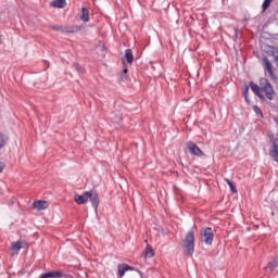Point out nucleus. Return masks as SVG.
<instances>
[{
    "label": "nucleus",
    "mask_w": 278,
    "mask_h": 278,
    "mask_svg": "<svg viewBox=\"0 0 278 278\" xmlns=\"http://www.w3.org/2000/svg\"><path fill=\"white\" fill-rule=\"evenodd\" d=\"M184 253L187 257L194 255V230H189L182 241Z\"/></svg>",
    "instance_id": "f257e3e1"
},
{
    "label": "nucleus",
    "mask_w": 278,
    "mask_h": 278,
    "mask_svg": "<svg viewBox=\"0 0 278 278\" xmlns=\"http://www.w3.org/2000/svg\"><path fill=\"white\" fill-rule=\"evenodd\" d=\"M200 241L212 247V243L214 242V230L210 227L202 228L200 231Z\"/></svg>",
    "instance_id": "f03ea898"
},
{
    "label": "nucleus",
    "mask_w": 278,
    "mask_h": 278,
    "mask_svg": "<svg viewBox=\"0 0 278 278\" xmlns=\"http://www.w3.org/2000/svg\"><path fill=\"white\" fill-rule=\"evenodd\" d=\"M261 90L265 92V96L273 101L275 97V91L273 90V86L266 78H261L260 80Z\"/></svg>",
    "instance_id": "7ed1b4c3"
},
{
    "label": "nucleus",
    "mask_w": 278,
    "mask_h": 278,
    "mask_svg": "<svg viewBox=\"0 0 278 278\" xmlns=\"http://www.w3.org/2000/svg\"><path fill=\"white\" fill-rule=\"evenodd\" d=\"M186 147L191 155H195L197 157L203 156V152L201 151V148H199V146H197V143H194L192 141H188L186 143Z\"/></svg>",
    "instance_id": "20e7f679"
},
{
    "label": "nucleus",
    "mask_w": 278,
    "mask_h": 278,
    "mask_svg": "<svg viewBox=\"0 0 278 278\" xmlns=\"http://www.w3.org/2000/svg\"><path fill=\"white\" fill-rule=\"evenodd\" d=\"M88 199L90 200L92 207L97 210V207H99V193H97V191H89Z\"/></svg>",
    "instance_id": "39448f33"
},
{
    "label": "nucleus",
    "mask_w": 278,
    "mask_h": 278,
    "mask_svg": "<svg viewBox=\"0 0 278 278\" xmlns=\"http://www.w3.org/2000/svg\"><path fill=\"white\" fill-rule=\"evenodd\" d=\"M88 194L89 191H85L81 195L76 194L74 201H76L78 205H84L85 203H88Z\"/></svg>",
    "instance_id": "423d86ee"
},
{
    "label": "nucleus",
    "mask_w": 278,
    "mask_h": 278,
    "mask_svg": "<svg viewBox=\"0 0 278 278\" xmlns=\"http://www.w3.org/2000/svg\"><path fill=\"white\" fill-rule=\"evenodd\" d=\"M250 88L258 97V99L264 100V94H262V88L253 81H250Z\"/></svg>",
    "instance_id": "0eeeda50"
},
{
    "label": "nucleus",
    "mask_w": 278,
    "mask_h": 278,
    "mask_svg": "<svg viewBox=\"0 0 278 278\" xmlns=\"http://www.w3.org/2000/svg\"><path fill=\"white\" fill-rule=\"evenodd\" d=\"M62 270H52L41 274L40 278H62Z\"/></svg>",
    "instance_id": "6e6552de"
},
{
    "label": "nucleus",
    "mask_w": 278,
    "mask_h": 278,
    "mask_svg": "<svg viewBox=\"0 0 278 278\" xmlns=\"http://www.w3.org/2000/svg\"><path fill=\"white\" fill-rule=\"evenodd\" d=\"M79 18L80 21H83V23H89L90 22V11L88 10V8H83L79 14Z\"/></svg>",
    "instance_id": "1a4fd4ad"
},
{
    "label": "nucleus",
    "mask_w": 278,
    "mask_h": 278,
    "mask_svg": "<svg viewBox=\"0 0 278 278\" xmlns=\"http://www.w3.org/2000/svg\"><path fill=\"white\" fill-rule=\"evenodd\" d=\"M35 210H47L49 207V203L45 200H39L33 203Z\"/></svg>",
    "instance_id": "9d476101"
},
{
    "label": "nucleus",
    "mask_w": 278,
    "mask_h": 278,
    "mask_svg": "<svg viewBox=\"0 0 278 278\" xmlns=\"http://www.w3.org/2000/svg\"><path fill=\"white\" fill-rule=\"evenodd\" d=\"M127 270H134V267L127 265V264H122L118 266V277H125V273H127Z\"/></svg>",
    "instance_id": "9b49d317"
},
{
    "label": "nucleus",
    "mask_w": 278,
    "mask_h": 278,
    "mask_svg": "<svg viewBox=\"0 0 278 278\" xmlns=\"http://www.w3.org/2000/svg\"><path fill=\"white\" fill-rule=\"evenodd\" d=\"M276 268H278V257H275L271 262H269L265 267V270H267V273H273Z\"/></svg>",
    "instance_id": "f8f14e48"
},
{
    "label": "nucleus",
    "mask_w": 278,
    "mask_h": 278,
    "mask_svg": "<svg viewBox=\"0 0 278 278\" xmlns=\"http://www.w3.org/2000/svg\"><path fill=\"white\" fill-rule=\"evenodd\" d=\"M264 68L266 72L269 73L270 77H275V74L273 73V65L270 64V61H268L267 58L263 59Z\"/></svg>",
    "instance_id": "ddd939ff"
},
{
    "label": "nucleus",
    "mask_w": 278,
    "mask_h": 278,
    "mask_svg": "<svg viewBox=\"0 0 278 278\" xmlns=\"http://www.w3.org/2000/svg\"><path fill=\"white\" fill-rule=\"evenodd\" d=\"M51 8H59V9H64L66 5V0H54L50 2Z\"/></svg>",
    "instance_id": "4468645a"
},
{
    "label": "nucleus",
    "mask_w": 278,
    "mask_h": 278,
    "mask_svg": "<svg viewBox=\"0 0 278 278\" xmlns=\"http://www.w3.org/2000/svg\"><path fill=\"white\" fill-rule=\"evenodd\" d=\"M125 58L128 64H134V51H131V49L125 51Z\"/></svg>",
    "instance_id": "2eb2a0df"
},
{
    "label": "nucleus",
    "mask_w": 278,
    "mask_h": 278,
    "mask_svg": "<svg viewBox=\"0 0 278 278\" xmlns=\"http://www.w3.org/2000/svg\"><path fill=\"white\" fill-rule=\"evenodd\" d=\"M23 249V241H17V242H13L12 243V251H15L16 253H18V251H21Z\"/></svg>",
    "instance_id": "dca6fc26"
},
{
    "label": "nucleus",
    "mask_w": 278,
    "mask_h": 278,
    "mask_svg": "<svg viewBox=\"0 0 278 278\" xmlns=\"http://www.w3.org/2000/svg\"><path fill=\"white\" fill-rule=\"evenodd\" d=\"M226 184H228L229 188H230V192H232V194H238V188H236V185H233L229 178L225 179Z\"/></svg>",
    "instance_id": "f3484780"
},
{
    "label": "nucleus",
    "mask_w": 278,
    "mask_h": 278,
    "mask_svg": "<svg viewBox=\"0 0 278 278\" xmlns=\"http://www.w3.org/2000/svg\"><path fill=\"white\" fill-rule=\"evenodd\" d=\"M8 144V136L0 132V150Z\"/></svg>",
    "instance_id": "a211bd4d"
},
{
    "label": "nucleus",
    "mask_w": 278,
    "mask_h": 278,
    "mask_svg": "<svg viewBox=\"0 0 278 278\" xmlns=\"http://www.w3.org/2000/svg\"><path fill=\"white\" fill-rule=\"evenodd\" d=\"M144 255L146 257H153L155 255V252H153V249L151 248V245H147L144 250Z\"/></svg>",
    "instance_id": "6ab92c4d"
},
{
    "label": "nucleus",
    "mask_w": 278,
    "mask_h": 278,
    "mask_svg": "<svg viewBox=\"0 0 278 278\" xmlns=\"http://www.w3.org/2000/svg\"><path fill=\"white\" fill-rule=\"evenodd\" d=\"M270 3H273V0H264L262 5V12H266V10L270 8Z\"/></svg>",
    "instance_id": "aec40b11"
},
{
    "label": "nucleus",
    "mask_w": 278,
    "mask_h": 278,
    "mask_svg": "<svg viewBox=\"0 0 278 278\" xmlns=\"http://www.w3.org/2000/svg\"><path fill=\"white\" fill-rule=\"evenodd\" d=\"M243 97H244V100H245L248 103H251V101L249 100V87H248V85H244V86H243Z\"/></svg>",
    "instance_id": "412c9836"
},
{
    "label": "nucleus",
    "mask_w": 278,
    "mask_h": 278,
    "mask_svg": "<svg viewBox=\"0 0 278 278\" xmlns=\"http://www.w3.org/2000/svg\"><path fill=\"white\" fill-rule=\"evenodd\" d=\"M253 111L255 112V114H256L257 116H261V118H264V113H262V109H260V106L254 105V106H253Z\"/></svg>",
    "instance_id": "4be33fe9"
},
{
    "label": "nucleus",
    "mask_w": 278,
    "mask_h": 278,
    "mask_svg": "<svg viewBox=\"0 0 278 278\" xmlns=\"http://www.w3.org/2000/svg\"><path fill=\"white\" fill-rule=\"evenodd\" d=\"M127 73H128L127 65L124 64V70L122 71V74H121L122 81H125V79H127Z\"/></svg>",
    "instance_id": "5701e85b"
},
{
    "label": "nucleus",
    "mask_w": 278,
    "mask_h": 278,
    "mask_svg": "<svg viewBox=\"0 0 278 278\" xmlns=\"http://www.w3.org/2000/svg\"><path fill=\"white\" fill-rule=\"evenodd\" d=\"M68 34H77V31H81V26H73L72 29L66 30Z\"/></svg>",
    "instance_id": "b1692460"
},
{
    "label": "nucleus",
    "mask_w": 278,
    "mask_h": 278,
    "mask_svg": "<svg viewBox=\"0 0 278 278\" xmlns=\"http://www.w3.org/2000/svg\"><path fill=\"white\" fill-rule=\"evenodd\" d=\"M74 68L75 71H77V73H80V74L86 73V70H84V67H81V65H79L78 63L74 64Z\"/></svg>",
    "instance_id": "393cba45"
},
{
    "label": "nucleus",
    "mask_w": 278,
    "mask_h": 278,
    "mask_svg": "<svg viewBox=\"0 0 278 278\" xmlns=\"http://www.w3.org/2000/svg\"><path fill=\"white\" fill-rule=\"evenodd\" d=\"M51 28L54 30V31H66L62 28V26H51Z\"/></svg>",
    "instance_id": "a878e982"
},
{
    "label": "nucleus",
    "mask_w": 278,
    "mask_h": 278,
    "mask_svg": "<svg viewBox=\"0 0 278 278\" xmlns=\"http://www.w3.org/2000/svg\"><path fill=\"white\" fill-rule=\"evenodd\" d=\"M62 278H75V277L73 275H71V274H64L62 271Z\"/></svg>",
    "instance_id": "bb28decb"
},
{
    "label": "nucleus",
    "mask_w": 278,
    "mask_h": 278,
    "mask_svg": "<svg viewBox=\"0 0 278 278\" xmlns=\"http://www.w3.org/2000/svg\"><path fill=\"white\" fill-rule=\"evenodd\" d=\"M4 168H5V163L0 161V173H3Z\"/></svg>",
    "instance_id": "cd10ccee"
},
{
    "label": "nucleus",
    "mask_w": 278,
    "mask_h": 278,
    "mask_svg": "<svg viewBox=\"0 0 278 278\" xmlns=\"http://www.w3.org/2000/svg\"><path fill=\"white\" fill-rule=\"evenodd\" d=\"M235 38H238V28H235Z\"/></svg>",
    "instance_id": "c85d7f7f"
}]
</instances>
